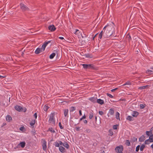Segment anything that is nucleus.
<instances>
[{
  "instance_id": "72a5a7b5",
  "label": "nucleus",
  "mask_w": 153,
  "mask_h": 153,
  "mask_svg": "<svg viewBox=\"0 0 153 153\" xmlns=\"http://www.w3.org/2000/svg\"><path fill=\"white\" fill-rule=\"evenodd\" d=\"M108 132L109 133L108 134L109 135L112 136L114 134L112 129H109L108 131Z\"/></svg>"
},
{
  "instance_id": "423d86ee",
  "label": "nucleus",
  "mask_w": 153,
  "mask_h": 153,
  "mask_svg": "<svg viewBox=\"0 0 153 153\" xmlns=\"http://www.w3.org/2000/svg\"><path fill=\"white\" fill-rule=\"evenodd\" d=\"M98 69V68L97 67L95 66L93 64H88V69L97 70Z\"/></svg>"
},
{
  "instance_id": "a878e982",
  "label": "nucleus",
  "mask_w": 153,
  "mask_h": 153,
  "mask_svg": "<svg viewBox=\"0 0 153 153\" xmlns=\"http://www.w3.org/2000/svg\"><path fill=\"white\" fill-rule=\"evenodd\" d=\"M93 111H92L91 112H90L89 113V118L90 119H91L93 117L94 114H93Z\"/></svg>"
},
{
  "instance_id": "0eeeda50",
  "label": "nucleus",
  "mask_w": 153,
  "mask_h": 153,
  "mask_svg": "<svg viewBox=\"0 0 153 153\" xmlns=\"http://www.w3.org/2000/svg\"><path fill=\"white\" fill-rule=\"evenodd\" d=\"M47 147V142L46 141L44 140L42 144V149L43 150L45 151Z\"/></svg>"
},
{
  "instance_id": "9b49d317",
  "label": "nucleus",
  "mask_w": 153,
  "mask_h": 153,
  "mask_svg": "<svg viewBox=\"0 0 153 153\" xmlns=\"http://www.w3.org/2000/svg\"><path fill=\"white\" fill-rule=\"evenodd\" d=\"M96 102L102 105L104 103V101L101 99H97Z\"/></svg>"
},
{
  "instance_id": "4c0bfd02",
  "label": "nucleus",
  "mask_w": 153,
  "mask_h": 153,
  "mask_svg": "<svg viewBox=\"0 0 153 153\" xmlns=\"http://www.w3.org/2000/svg\"><path fill=\"white\" fill-rule=\"evenodd\" d=\"M148 85H146V86H140L138 88L139 89L142 90V89H145L146 87L147 86H148Z\"/></svg>"
},
{
  "instance_id": "5fc2aeb1",
  "label": "nucleus",
  "mask_w": 153,
  "mask_h": 153,
  "mask_svg": "<svg viewBox=\"0 0 153 153\" xmlns=\"http://www.w3.org/2000/svg\"><path fill=\"white\" fill-rule=\"evenodd\" d=\"M75 128V130L77 131H79L80 130V129H79L80 127H76Z\"/></svg>"
},
{
  "instance_id": "dca6fc26",
  "label": "nucleus",
  "mask_w": 153,
  "mask_h": 153,
  "mask_svg": "<svg viewBox=\"0 0 153 153\" xmlns=\"http://www.w3.org/2000/svg\"><path fill=\"white\" fill-rule=\"evenodd\" d=\"M84 56L85 57L89 59L92 58L93 57L92 54L90 53L85 54Z\"/></svg>"
},
{
  "instance_id": "79ce46f5",
  "label": "nucleus",
  "mask_w": 153,
  "mask_h": 153,
  "mask_svg": "<svg viewBox=\"0 0 153 153\" xmlns=\"http://www.w3.org/2000/svg\"><path fill=\"white\" fill-rule=\"evenodd\" d=\"M139 149H140V145H138L136 147L135 151L136 152H138L139 150Z\"/></svg>"
},
{
  "instance_id": "4468645a",
  "label": "nucleus",
  "mask_w": 153,
  "mask_h": 153,
  "mask_svg": "<svg viewBox=\"0 0 153 153\" xmlns=\"http://www.w3.org/2000/svg\"><path fill=\"white\" fill-rule=\"evenodd\" d=\"M139 113L137 111H134L131 115L133 117H137L139 115Z\"/></svg>"
},
{
  "instance_id": "603ef678",
  "label": "nucleus",
  "mask_w": 153,
  "mask_h": 153,
  "mask_svg": "<svg viewBox=\"0 0 153 153\" xmlns=\"http://www.w3.org/2000/svg\"><path fill=\"white\" fill-rule=\"evenodd\" d=\"M59 144V145H62L63 146V144L64 143L60 140H59L58 141Z\"/></svg>"
},
{
  "instance_id": "2eb2a0df",
  "label": "nucleus",
  "mask_w": 153,
  "mask_h": 153,
  "mask_svg": "<svg viewBox=\"0 0 153 153\" xmlns=\"http://www.w3.org/2000/svg\"><path fill=\"white\" fill-rule=\"evenodd\" d=\"M59 150L62 153H64L65 152V149L64 147L62 146H60L59 147Z\"/></svg>"
},
{
  "instance_id": "6e6552de",
  "label": "nucleus",
  "mask_w": 153,
  "mask_h": 153,
  "mask_svg": "<svg viewBox=\"0 0 153 153\" xmlns=\"http://www.w3.org/2000/svg\"><path fill=\"white\" fill-rule=\"evenodd\" d=\"M48 28L49 30H51V31H54L56 29L55 26L53 25L49 26H48Z\"/></svg>"
},
{
  "instance_id": "a211bd4d",
  "label": "nucleus",
  "mask_w": 153,
  "mask_h": 153,
  "mask_svg": "<svg viewBox=\"0 0 153 153\" xmlns=\"http://www.w3.org/2000/svg\"><path fill=\"white\" fill-rule=\"evenodd\" d=\"M63 111L65 117H66L68 115V109H64Z\"/></svg>"
},
{
  "instance_id": "412c9836",
  "label": "nucleus",
  "mask_w": 153,
  "mask_h": 153,
  "mask_svg": "<svg viewBox=\"0 0 153 153\" xmlns=\"http://www.w3.org/2000/svg\"><path fill=\"white\" fill-rule=\"evenodd\" d=\"M114 110L112 108L110 109L109 110V113L111 115H113L114 114Z\"/></svg>"
},
{
  "instance_id": "c03bdc74",
  "label": "nucleus",
  "mask_w": 153,
  "mask_h": 153,
  "mask_svg": "<svg viewBox=\"0 0 153 153\" xmlns=\"http://www.w3.org/2000/svg\"><path fill=\"white\" fill-rule=\"evenodd\" d=\"M117 126H118L117 125H113V128L114 130H116L117 128Z\"/></svg>"
},
{
  "instance_id": "f03ea898",
  "label": "nucleus",
  "mask_w": 153,
  "mask_h": 153,
  "mask_svg": "<svg viewBox=\"0 0 153 153\" xmlns=\"http://www.w3.org/2000/svg\"><path fill=\"white\" fill-rule=\"evenodd\" d=\"M103 32V37L105 39H107L110 36H113L114 37H115L116 35H115L113 33L110 32V31L107 30L106 29H105L104 30Z\"/></svg>"
},
{
  "instance_id": "680f3d73",
  "label": "nucleus",
  "mask_w": 153,
  "mask_h": 153,
  "mask_svg": "<svg viewBox=\"0 0 153 153\" xmlns=\"http://www.w3.org/2000/svg\"><path fill=\"white\" fill-rule=\"evenodd\" d=\"M83 122H84V123L85 124H87L88 123L87 121L86 120H84L83 121Z\"/></svg>"
},
{
  "instance_id": "473e14b6",
  "label": "nucleus",
  "mask_w": 153,
  "mask_h": 153,
  "mask_svg": "<svg viewBox=\"0 0 153 153\" xmlns=\"http://www.w3.org/2000/svg\"><path fill=\"white\" fill-rule=\"evenodd\" d=\"M91 132V130L89 128H86L84 131V132L86 133H89Z\"/></svg>"
},
{
  "instance_id": "b1692460",
  "label": "nucleus",
  "mask_w": 153,
  "mask_h": 153,
  "mask_svg": "<svg viewBox=\"0 0 153 153\" xmlns=\"http://www.w3.org/2000/svg\"><path fill=\"white\" fill-rule=\"evenodd\" d=\"M149 139V142H153V134H152L150 136Z\"/></svg>"
},
{
  "instance_id": "cd10ccee",
  "label": "nucleus",
  "mask_w": 153,
  "mask_h": 153,
  "mask_svg": "<svg viewBox=\"0 0 153 153\" xmlns=\"http://www.w3.org/2000/svg\"><path fill=\"white\" fill-rule=\"evenodd\" d=\"M116 118L117 119H118L119 120H120V114L118 112H117L116 113Z\"/></svg>"
},
{
  "instance_id": "5701e85b",
  "label": "nucleus",
  "mask_w": 153,
  "mask_h": 153,
  "mask_svg": "<svg viewBox=\"0 0 153 153\" xmlns=\"http://www.w3.org/2000/svg\"><path fill=\"white\" fill-rule=\"evenodd\" d=\"M81 65L83 66V68L85 69H88V64H81Z\"/></svg>"
},
{
  "instance_id": "aec40b11",
  "label": "nucleus",
  "mask_w": 153,
  "mask_h": 153,
  "mask_svg": "<svg viewBox=\"0 0 153 153\" xmlns=\"http://www.w3.org/2000/svg\"><path fill=\"white\" fill-rule=\"evenodd\" d=\"M63 146L65 147L67 149H68L69 147V145L68 144V143L66 142H65L63 144Z\"/></svg>"
},
{
  "instance_id": "f3484780",
  "label": "nucleus",
  "mask_w": 153,
  "mask_h": 153,
  "mask_svg": "<svg viewBox=\"0 0 153 153\" xmlns=\"http://www.w3.org/2000/svg\"><path fill=\"white\" fill-rule=\"evenodd\" d=\"M25 142H22L20 143L18 146H20L22 148H23L25 146Z\"/></svg>"
},
{
  "instance_id": "39448f33",
  "label": "nucleus",
  "mask_w": 153,
  "mask_h": 153,
  "mask_svg": "<svg viewBox=\"0 0 153 153\" xmlns=\"http://www.w3.org/2000/svg\"><path fill=\"white\" fill-rule=\"evenodd\" d=\"M115 149L116 151L118 152H122L123 150V146L122 145H120L117 146Z\"/></svg>"
},
{
  "instance_id": "052dcab7",
  "label": "nucleus",
  "mask_w": 153,
  "mask_h": 153,
  "mask_svg": "<svg viewBox=\"0 0 153 153\" xmlns=\"http://www.w3.org/2000/svg\"><path fill=\"white\" fill-rule=\"evenodd\" d=\"M102 36V35H100V34H99L98 38L100 39H101Z\"/></svg>"
},
{
  "instance_id": "6ab92c4d",
  "label": "nucleus",
  "mask_w": 153,
  "mask_h": 153,
  "mask_svg": "<svg viewBox=\"0 0 153 153\" xmlns=\"http://www.w3.org/2000/svg\"><path fill=\"white\" fill-rule=\"evenodd\" d=\"M145 137L144 135H142L139 138V141L140 142L143 141L145 140Z\"/></svg>"
},
{
  "instance_id": "58836bf2",
  "label": "nucleus",
  "mask_w": 153,
  "mask_h": 153,
  "mask_svg": "<svg viewBox=\"0 0 153 153\" xmlns=\"http://www.w3.org/2000/svg\"><path fill=\"white\" fill-rule=\"evenodd\" d=\"M53 145H54L56 147H59L60 146H59V143L57 141L55 142Z\"/></svg>"
},
{
  "instance_id": "3c124183",
  "label": "nucleus",
  "mask_w": 153,
  "mask_h": 153,
  "mask_svg": "<svg viewBox=\"0 0 153 153\" xmlns=\"http://www.w3.org/2000/svg\"><path fill=\"white\" fill-rule=\"evenodd\" d=\"M33 116L35 118V119H36L37 117V113H35L33 115Z\"/></svg>"
},
{
  "instance_id": "774afa93",
  "label": "nucleus",
  "mask_w": 153,
  "mask_h": 153,
  "mask_svg": "<svg viewBox=\"0 0 153 153\" xmlns=\"http://www.w3.org/2000/svg\"><path fill=\"white\" fill-rule=\"evenodd\" d=\"M100 34L101 35L103 36V30H102L100 33Z\"/></svg>"
},
{
  "instance_id": "09e8293b",
  "label": "nucleus",
  "mask_w": 153,
  "mask_h": 153,
  "mask_svg": "<svg viewBox=\"0 0 153 153\" xmlns=\"http://www.w3.org/2000/svg\"><path fill=\"white\" fill-rule=\"evenodd\" d=\"M140 109L144 108L145 107V106L143 104H140Z\"/></svg>"
},
{
  "instance_id": "2f4dec72",
  "label": "nucleus",
  "mask_w": 153,
  "mask_h": 153,
  "mask_svg": "<svg viewBox=\"0 0 153 153\" xmlns=\"http://www.w3.org/2000/svg\"><path fill=\"white\" fill-rule=\"evenodd\" d=\"M49 108V106H47L46 105H45L44 106L43 108H44V110L45 111H47V110Z\"/></svg>"
},
{
  "instance_id": "37998d69",
  "label": "nucleus",
  "mask_w": 153,
  "mask_h": 153,
  "mask_svg": "<svg viewBox=\"0 0 153 153\" xmlns=\"http://www.w3.org/2000/svg\"><path fill=\"white\" fill-rule=\"evenodd\" d=\"M131 83L130 82L128 81V82H126L123 85L125 86L126 85H131Z\"/></svg>"
},
{
  "instance_id": "864d4df0",
  "label": "nucleus",
  "mask_w": 153,
  "mask_h": 153,
  "mask_svg": "<svg viewBox=\"0 0 153 153\" xmlns=\"http://www.w3.org/2000/svg\"><path fill=\"white\" fill-rule=\"evenodd\" d=\"M99 114L101 115H102L104 114V113L102 111H99Z\"/></svg>"
},
{
  "instance_id": "9d476101",
  "label": "nucleus",
  "mask_w": 153,
  "mask_h": 153,
  "mask_svg": "<svg viewBox=\"0 0 153 153\" xmlns=\"http://www.w3.org/2000/svg\"><path fill=\"white\" fill-rule=\"evenodd\" d=\"M15 109L18 111H20L22 109V107L18 105H16L15 107Z\"/></svg>"
},
{
  "instance_id": "c9c22d12",
  "label": "nucleus",
  "mask_w": 153,
  "mask_h": 153,
  "mask_svg": "<svg viewBox=\"0 0 153 153\" xmlns=\"http://www.w3.org/2000/svg\"><path fill=\"white\" fill-rule=\"evenodd\" d=\"M125 143L127 146H129L131 145L130 142L128 140H126V142Z\"/></svg>"
},
{
  "instance_id": "a18cd8bd",
  "label": "nucleus",
  "mask_w": 153,
  "mask_h": 153,
  "mask_svg": "<svg viewBox=\"0 0 153 153\" xmlns=\"http://www.w3.org/2000/svg\"><path fill=\"white\" fill-rule=\"evenodd\" d=\"M149 139H148L146 140L145 141V143H144L145 144H149Z\"/></svg>"
},
{
  "instance_id": "bf43d9fd",
  "label": "nucleus",
  "mask_w": 153,
  "mask_h": 153,
  "mask_svg": "<svg viewBox=\"0 0 153 153\" xmlns=\"http://www.w3.org/2000/svg\"><path fill=\"white\" fill-rule=\"evenodd\" d=\"M118 89L117 88H116L114 89H112L111 90V91L112 92H113L115 91L116 90H117Z\"/></svg>"
},
{
  "instance_id": "69168bd1",
  "label": "nucleus",
  "mask_w": 153,
  "mask_h": 153,
  "mask_svg": "<svg viewBox=\"0 0 153 153\" xmlns=\"http://www.w3.org/2000/svg\"><path fill=\"white\" fill-rule=\"evenodd\" d=\"M6 125V123H4L1 126V127H3L4 126H5V125Z\"/></svg>"
},
{
  "instance_id": "bb28decb",
  "label": "nucleus",
  "mask_w": 153,
  "mask_h": 153,
  "mask_svg": "<svg viewBox=\"0 0 153 153\" xmlns=\"http://www.w3.org/2000/svg\"><path fill=\"white\" fill-rule=\"evenodd\" d=\"M137 139L136 137H133L131 138V143H134L137 141Z\"/></svg>"
},
{
  "instance_id": "8fccbe9b",
  "label": "nucleus",
  "mask_w": 153,
  "mask_h": 153,
  "mask_svg": "<svg viewBox=\"0 0 153 153\" xmlns=\"http://www.w3.org/2000/svg\"><path fill=\"white\" fill-rule=\"evenodd\" d=\"M79 33V30L78 29H76V31L75 32V34H78Z\"/></svg>"
},
{
  "instance_id": "0e129e2a",
  "label": "nucleus",
  "mask_w": 153,
  "mask_h": 153,
  "mask_svg": "<svg viewBox=\"0 0 153 153\" xmlns=\"http://www.w3.org/2000/svg\"><path fill=\"white\" fill-rule=\"evenodd\" d=\"M81 118H82V119H84L86 118V116L84 114L83 116H82V117Z\"/></svg>"
},
{
  "instance_id": "f8f14e48",
  "label": "nucleus",
  "mask_w": 153,
  "mask_h": 153,
  "mask_svg": "<svg viewBox=\"0 0 153 153\" xmlns=\"http://www.w3.org/2000/svg\"><path fill=\"white\" fill-rule=\"evenodd\" d=\"M6 119L7 121L8 122H10V121L12 120V118L10 115H7L6 117Z\"/></svg>"
},
{
  "instance_id": "4be33fe9",
  "label": "nucleus",
  "mask_w": 153,
  "mask_h": 153,
  "mask_svg": "<svg viewBox=\"0 0 153 153\" xmlns=\"http://www.w3.org/2000/svg\"><path fill=\"white\" fill-rule=\"evenodd\" d=\"M41 51H42L41 49L40 48H38L36 50L35 53L36 54H39L40 53V52Z\"/></svg>"
},
{
  "instance_id": "f704fd0d",
  "label": "nucleus",
  "mask_w": 153,
  "mask_h": 153,
  "mask_svg": "<svg viewBox=\"0 0 153 153\" xmlns=\"http://www.w3.org/2000/svg\"><path fill=\"white\" fill-rule=\"evenodd\" d=\"M35 122H36L35 119L32 120V122L30 123V126H32L33 125H34V124L35 123Z\"/></svg>"
},
{
  "instance_id": "c85d7f7f",
  "label": "nucleus",
  "mask_w": 153,
  "mask_h": 153,
  "mask_svg": "<svg viewBox=\"0 0 153 153\" xmlns=\"http://www.w3.org/2000/svg\"><path fill=\"white\" fill-rule=\"evenodd\" d=\"M56 55V53H52V54H51L50 56H49V58L50 59H53L54 57Z\"/></svg>"
},
{
  "instance_id": "f257e3e1",
  "label": "nucleus",
  "mask_w": 153,
  "mask_h": 153,
  "mask_svg": "<svg viewBox=\"0 0 153 153\" xmlns=\"http://www.w3.org/2000/svg\"><path fill=\"white\" fill-rule=\"evenodd\" d=\"M112 24L108 25V24L104 27L103 28V30H104L105 29H106L110 31V32L113 33V34L115 35V31L114 30L115 25L114 23L112 22Z\"/></svg>"
},
{
  "instance_id": "ddd939ff",
  "label": "nucleus",
  "mask_w": 153,
  "mask_h": 153,
  "mask_svg": "<svg viewBox=\"0 0 153 153\" xmlns=\"http://www.w3.org/2000/svg\"><path fill=\"white\" fill-rule=\"evenodd\" d=\"M126 40L129 42H130L131 40V37L129 33H128L126 35Z\"/></svg>"
},
{
  "instance_id": "6e6d98bb",
  "label": "nucleus",
  "mask_w": 153,
  "mask_h": 153,
  "mask_svg": "<svg viewBox=\"0 0 153 153\" xmlns=\"http://www.w3.org/2000/svg\"><path fill=\"white\" fill-rule=\"evenodd\" d=\"M146 134L148 136H150V134L149 133V132L148 131H147L146 132Z\"/></svg>"
},
{
  "instance_id": "393cba45",
  "label": "nucleus",
  "mask_w": 153,
  "mask_h": 153,
  "mask_svg": "<svg viewBox=\"0 0 153 153\" xmlns=\"http://www.w3.org/2000/svg\"><path fill=\"white\" fill-rule=\"evenodd\" d=\"M133 119V117L130 116H128L126 118L127 120H129L130 121L133 120V119Z\"/></svg>"
},
{
  "instance_id": "7ed1b4c3",
  "label": "nucleus",
  "mask_w": 153,
  "mask_h": 153,
  "mask_svg": "<svg viewBox=\"0 0 153 153\" xmlns=\"http://www.w3.org/2000/svg\"><path fill=\"white\" fill-rule=\"evenodd\" d=\"M55 114L54 113H51L50 115L48 122L50 123H52L53 125H55V120L54 118Z\"/></svg>"
},
{
  "instance_id": "e433bc0d",
  "label": "nucleus",
  "mask_w": 153,
  "mask_h": 153,
  "mask_svg": "<svg viewBox=\"0 0 153 153\" xmlns=\"http://www.w3.org/2000/svg\"><path fill=\"white\" fill-rule=\"evenodd\" d=\"M76 109L73 106H72L70 108V112H73Z\"/></svg>"
},
{
  "instance_id": "1a4fd4ad",
  "label": "nucleus",
  "mask_w": 153,
  "mask_h": 153,
  "mask_svg": "<svg viewBox=\"0 0 153 153\" xmlns=\"http://www.w3.org/2000/svg\"><path fill=\"white\" fill-rule=\"evenodd\" d=\"M88 100L93 103L97 102V97H91L88 99Z\"/></svg>"
},
{
  "instance_id": "49530a36",
  "label": "nucleus",
  "mask_w": 153,
  "mask_h": 153,
  "mask_svg": "<svg viewBox=\"0 0 153 153\" xmlns=\"http://www.w3.org/2000/svg\"><path fill=\"white\" fill-rule=\"evenodd\" d=\"M59 125L60 129H62L63 128V127L62 126L61 123V122H59Z\"/></svg>"
},
{
  "instance_id": "e2e57ef3",
  "label": "nucleus",
  "mask_w": 153,
  "mask_h": 153,
  "mask_svg": "<svg viewBox=\"0 0 153 153\" xmlns=\"http://www.w3.org/2000/svg\"><path fill=\"white\" fill-rule=\"evenodd\" d=\"M79 113L80 116L82 115V111L81 110H79Z\"/></svg>"
},
{
  "instance_id": "7c9ffc66",
  "label": "nucleus",
  "mask_w": 153,
  "mask_h": 153,
  "mask_svg": "<svg viewBox=\"0 0 153 153\" xmlns=\"http://www.w3.org/2000/svg\"><path fill=\"white\" fill-rule=\"evenodd\" d=\"M146 146L144 144H142L140 147V150L141 151H143L145 147Z\"/></svg>"
},
{
  "instance_id": "20e7f679",
  "label": "nucleus",
  "mask_w": 153,
  "mask_h": 153,
  "mask_svg": "<svg viewBox=\"0 0 153 153\" xmlns=\"http://www.w3.org/2000/svg\"><path fill=\"white\" fill-rule=\"evenodd\" d=\"M20 8L23 11H28L29 9L24 4L21 3L20 4Z\"/></svg>"
},
{
  "instance_id": "de8ad7c7",
  "label": "nucleus",
  "mask_w": 153,
  "mask_h": 153,
  "mask_svg": "<svg viewBox=\"0 0 153 153\" xmlns=\"http://www.w3.org/2000/svg\"><path fill=\"white\" fill-rule=\"evenodd\" d=\"M107 95L111 98H113V96L109 93H107Z\"/></svg>"
},
{
  "instance_id": "338daca9",
  "label": "nucleus",
  "mask_w": 153,
  "mask_h": 153,
  "mask_svg": "<svg viewBox=\"0 0 153 153\" xmlns=\"http://www.w3.org/2000/svg\"><path fill=\"white\" fill-rule=\"evenodd\" d=\"M59 38L62 40L64 39V38L63 37H59Z\"/></svg>"
},
{
  "instance_id": "a19ab883",
  "label": "nucleus",
  "mask_w": 153,
  "mask_h": 153,
  "mask_svg": "<svg viewBox=\"0 0 153 153\" xmlns=\"http://www.w3.org/2000/svg\"><path fill=\"white\" fill-rule=\"evenodd\" d=\"M51 42V41H48L47 42L45 41L44 42V45L45 46H47V45H48V44L49 43H50Z\"/></svg>"
},
{
  "instance_id": "ea45409f",
  "label": "nucleus",
  "mask_w": 153,
  "mask_h": 153,
  "mask_svg": "<svg viewBox=\"0 0 153 153\" xmlns=\"http://www.w3.org/2000/svg\"><path fill=\"white\" fill-rule=\"evenodd\" d=\"M46 46L44 45L43 44L42 45V48H40L41 50L42 51H44L45 50V48H46Z\"/></svg>"
},
{
  "instance_id": "4d7b16f0",
  "label": "nucleus",
  "mask_w": 153,
  "mask_h": 153,
  "mask_svg": "<svg viewBox=\"0 0 153 153\" xmlns=\"http://www.w3.org/2000/svg\"><path fill=\"white\" fill-rule=\"evenodd\" d=\"M24 128H25L24 127H23V126L22 127H21L19 128V130L21 131H22L24 130Z\"/></svg>"
},
{
  "instance_id": "13d9d810",
  "label": "nucleus",
  "mask_w": 153,
  "mask_h": 153,
  "mask_svg": "<svg viewBox=\"0 0 153 153\" xmlns=\"http://www.w3.org/2000/svg\"><path fill=\"white\" fill-rule=\"evenodd\" d=\"M147 72L148 73H149V74H152L153 73V71H152L149 70H147Z\"/></svg>"
},
{
  "instance_id": "c756f323",
  "label": "nucleus",
  "mask_w": 153,
  "mask_h": 153,
  "mask_svg": "<svg viewBox=\"0 0 153 153\" xmlns=\"http://www.w3.org/2000/svg\"><path fill=\"white\" fill-rule=\"evenodd\" d=\"M50 131L51 133H54L55 132L54 130L53 129V128L52 127L49 128L48 130H47V131Z\"/></svg>"
}]
</instances>
